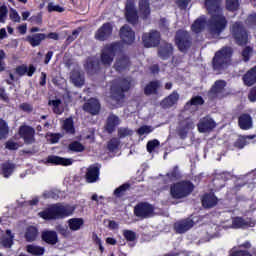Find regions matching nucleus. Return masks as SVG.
Instances as JSON below:
<instances>
[{"instance_id": "obj_63", "label": "nucleus", "mask_w": 256, "mask_h": 256, "mask_svg": "<svg viewBox=\"0 0 256 256\" xmlns=\"http://www.w3.org/2000/svg\"><path fill=\"white\" fill-rule=\"evenodd\" d=\"M85 221L82 218H72L68 220V225H83Z\"/></svg>"}, {"instance_id": "obj_27", "label": "nucleus", "mask_w": 256, "mask_h": 256, "mask_svg": "<svg viewBox=\"0 0 256 256\" xmlns=\"http://www.w3.org/2000/svg\"><path fill=\"white\" fill-rule=\"evenodd\" d=\"M114 69L118 71V73H123V71L129 69V58H127V56H118L114 64Z\"/></svg>"}, {"instance_id": "obj_29", "label": "nucleus", "mask_w": 256, "mask_h": 256, "mask_svg": "<svg viewBox=\"0 0 256 256\" xmlns=\"http://www.w3.org/2000/svg\"><path fill=\"white\" fill-rule=\"evenodd\" d=\"M70 81L75 87H83L85 85V76L81 74V71L74 70L70 74Z\"/></svg>"}, {"instance_id": "obj_4", "label": "nucleus", "mask_w": 256, "mask_h": 256, "mask_svg": "<svg viewBox=\"0 0 256 256\" xmlns=\"http://www.w3.org/2000/svg\"><path fill=\"white\" fill-rule=\"evenodd\" d=\"M233 51L230 47H224L220 51L216 52L213 58V69L221 73L223 69H227L231 63V55Z\"/></svg>"}, {"instance_id": "obj_50", "label": "nucleus", "mask_w": 256, "mask_h": 256, "mask_svg": "<svg viewBox=\"0 0 256 256\" xmlns=\"http://www.w3.org/2000/svg\"><path fill=\"white\" fill-rule=\"evenodd\" d=\"M120 143H121V141H119V139L112 138L108 142V149H109V151H115V149H117L119 147Z\"/></svg>"}, {"instance_id": "obj_54", "label": "nucleus", "mask_w": 256, "mask_h": 256, "mask_svg": "<svg viewBox=\"0 0 256 256\" xmlns=\"http://www.w3.org/2000/svg\"><path fill=\"white\" fill-rule=\"evenodd\" d=\"M57 230H58V233H60L64 237H69L70 236L69 226L58 225Z\"/></svg>"}, {"instance_id": "obj_7", "label": "nucleus", "mask_w": 256, "mask_h": 256, "mask_svg": "<svg viewBox=\"0 0 256 256\" xmlns=\"http://www.w3.org/2000/svg\"><path fill=\"white\" fill-rule=\"evenodd\" d=\"M231 33L238 45H246L247 41H249V35L243 25L239 22H236L232 25Z\"/></svg>"}, {"instance_id": "obj_1", "label": "nucleus", "mask_w": 256, "mask_h": 256, "mask_svg": "<svg viewBox=\"0 0 256 256\" xmlns=\"http://www.w3.org/2000/svg\"><path fill=\"white\" fill-rule=\"evenodd\" d=\"M220 3L221 0H205V7L211 15L209 31L212 37H219L221 32L227 27V20L221 11V7H219Z\"/></svg>"}, {"instance_id": "obj_22", "label": "nucleus", "mask_w": 256, "mask_h": 256, "mask_svg": "<svg viewBox=\"0 0 256 256\" xmlns=\"http://www.w3.org/2000/svg\"><path fill=\"white\" fill-rule=\"evenodd\" d=\"M139 17L141 19H149V15H151V6L149 0H140L139 1Z\"/></svg>"}, {"instance_id": "obj_49", "label": "nucleus", "mask_w": 256, "mask_h": 256, "mask_svg": "<svg viewBox=\"0 0 256 256\" xmlns=\"http://www.w3.org/2000/svg\"><path fill=\"white\" fill-rule=\"evenodd\" d=\"M49 105H52L53 111H54V113H56L57 115H61V113H63V111H62L61 109H59V105H61V100H52V101H49Z\"/></svg>"}, {"instance_id": "obj_20", "label": "nucleus", "mask_w": 256, "mask_h": 256, "mask_svg": "<svg viewBox=\"0 0 256 256\" xmlns=\"http://www.w3.org/2000/svg\"><path fill=\"white\" fill-rule=\"evenodd\" d=\"M120 37L124 43L131 45L135 41V32L131 30V27L125 25L120 30Z\"/></svg>"}, {"instance_id": "obj_46", "label": "nucleus", "mask_w": 256, "mask_h": 256, "mask_svg": "<svg viewBox=\"0 0 256 256\" xmlns=\"http://www.w3.org/2000/svg\"><path fill=\"white\" fill-rule=\"evenodd\" d=\"M192 227L193 225H175L174 231L177 234H183V233H187Z\"/></svg>"}, {"instance_id": "obj_12", "label": "nucleus", "mask_w": 256, "mask_h": 256, "mask_svg": "<svg viewBox=\"0 0 256 256\" xmlns=\"http://www.w3.org/2000/svg\"><path fill=\"white\" fill-rule=\"evenodd\" d=\"M197 127H198L199 133H211V131L215 127H217V124L215 123L214 119H212L209 116H206V117L200 119Z\"/></svg>"}, {"instance_id": "obj_61", "label": "nucleus", "mask_w": 256, "mask_h": 256, "mask_svg": "<svg viewBox=\"0 0 256 256\" xmlns=\"http://www.w3.org/2000/svg\"><path fill=\"white\" fill-rule=\"evenodd\" d=\"M230 256H252V255L247 250H237L235 252H232Z\"/></svg>"}, {"instance_id": "obj_24", "label": "nucleus", "mask_w": 256, "mask_h": 256, "mask_svg": "<svg viewBox=\"0 0 256 256\" xmlns=\"http://www.w3.org/2000/svg\"><path fill=\"white\" fill-rule=\"evenodd\" d=\"M240 129L247 131L253 128V118L249 114H242L238 119Z\"/></svg>"}, {"instance_id": "obj_31", "label": "nucleus", "mask_w": 256, "mask_h": 256, "mask_svg": "<svg viewBox=\"0 0 256 256\" xmlns=\"http://www.w3.org/2000/svg\"><path fill=\"white\" fill-rule=\"evenodd\" d=\"M39 235V230L37 227L29 226L26 229V233H24V239H26L27 242L32 243L34 242Z\"/></svg>"}, {"instance_id": "obj_19", "label": "nucleus", "mask_w": 256, "mask_h": 256, "mask_svg": "<svg viewBox=\"0 0 256 256\" xmlns=\"http://www.w3.org/2000/svg\"><path fill=\"white\" fill-rule=\"evenodd\" d=\"M173 56V45L164 42L160 45L159 49H158V57H160V59H163V61H167V59H169V57Z\"/></svg>"}, {"instance_id": "obj_26", "label": "nucleus", "mask_w": 256, "mask_h": 256, "mask_svg": "<svg viewBox=\"0 0 256 256\" xmlns=\"http://www.w3.org/2000/svg\"><path fill=\"white\" fill-rule=\"evenodd\" d=\"M86 181L87 183H95L99 181V167L92 165L87 168Z\"/></svg>"}, {"instance_id": "obj_41", "label": "nucleus", "mask_w": 256, "mask_h": 256, "mask_svg": "<svg viewBox=\"0 0 256 256\" xmlns=\"http://www.w3.org/2000/svg\"><path fill=\"white\" fill-rule=\"evenodd\" d=\"M123 237L128 242H134L137 239L136 233L132 230H123Z\"/></svg>"}, {"instance_id": "obj_2", "label": "nucleus", "mask_w": 256, "mask_h": 256, "mask_svg": "<svg viewBox=\"0 0 256 256\" xmlns=\"http://www.w3.org/2000/svg\"><path fill=\"white\" fill-rule=\"evenodd\" d=\"M131 89V78L122 79L119 82H114L111 86V98L109 103L112 104L113 107H119L123 103V99L125 95V91H129Z\"/></svg>"}, {"instance_id": "obj_45", "label": "nucleus", "mask_w": 256, "mask_h": 256, "mask_svg": "<svg viewBox=\"0 0 256 256\" xmlns=\"http://www.w3.org/2000/svg\"><path fill=\"white\" fill-rule=\"evenodd\" d=\"M69 149L70 151H75L77 153H80L81 151H85V146H83L81 142L75 141L69 145Z\"/></svg>"}, {"instance_id": "obj_57", "label": "nucleus", "mask_w": 256, "mask_h": 256, "mask_svg": "<svg viewBox=\"0 0 256 256\" xmlns=\"http://www.w3.org/2000/svg\"><path fill=\"white\" fill-rule=\"evenodd\" d=\"M7 13L9 11L7 10V6L3 5L0 7V23H5V20L7 19Z\"/></svg>"}, {"instance_id": "obj_17", "label": "nucleus", "mask_w": 256, "mask_h": 256, "mask_svg": "<svg viewBox=\"0 0 256 256\" xmlns=\"http://www.w3.org/2000/svg\"><path fill=\"white\" fill-rule=\"evenodd\" d=\"M41 239L45 244L50 246H55L59 242L57 232L54 230L42 231Z\"/></svg>"}, {"instance_id": "obj_62", "label": "nucleus", "mask_w": 256, "mask_h": 256, "mask_svg": "<svg viewBox=\"0 0 256 256\" xmlns=\"http://www.w3.org/2000/svg\"><path fill=\"white\" fill-rule=\"evenodd\" d=\"M248 99L251 101V103L256 102V86L251 88L249 94H248Z\"/></svg>"}, {"instance_id": "obj_5", "label": "nucleus", "mask_w": 256, "mask_h": 256, "mask_svg": "<svg viewBox=\"0 0 256 256\" xmlns=\"http://www.w3.org/2000/svg\"><path fill=\"white\" fill-rule=\"evenodd\" d=\"M193 192V184L189 181H183L171 185L170 195L173 199H183Z\"/></svg>"}, {"instance_id": "obj_56", "label": "nucleus", "mask_w": 256, "mask_h": 256, "mask_svg": "<svg viewBox=\"0 0 256 256\" xmlns=\"http://www.w3.org/2000/svg\"><path fill=\"white\" fill-rule=\"evenodd\" d=\"M128 187V184H124L118 187L117 189H115L114 195H116V197H121V195H124V193L127 191Z\"/></svg>"}, {"instance_id": "obj_14", "label": "nucleus", "mask_w": 256, "mask_h": 256, "mask_svg": "<svg viewBox=\"0 0 256 256\" xmlns=\"http://www.w3.org/2000/svg\"><path fill=\"white\" fill-rule=\"evenodd\" d=\"M134 213L136 217H142V219L151 217L153 215V206L147 203H140L135 206Z\"/></svg>"}, {"instance_id": "obj_47", "label": "nucleus", "mask_w": 256, "mask_h": 256, "mask_svg": "<svg viewBox=\"0 0 256 256\" xmlns=\"http://www.w3.org/2000/svg\"><path fill=\"white\" fill-rule=\"evenodd\" d=\"M160 145H161V143L157 139L148 141V143H147V151H148V153L154 152L155 149H157V147H159Z\"/></svg>"}, {"instance_id": "obj_36", "label": "nucleus", "mask_w": 256, "mask_h": 256, "mask_svg": "<svg viewBox=\"0 0 256 256\" xmlns=\"http://www.w3.org/2000/svg\"><path fill=\"white\" fill-rule=\"evenodd\" d=\"M119 123H121V120H119V117L115 116V115H110L108 117L107 120V131L108 133H113V131H115V127H117V125H119Z\"/></svg>"}, {"instance_id": "obj_60", "label": "nucleus", "mask_w": 256, "mask_h": 256, "mask_svg": "<svg viewBox=\"0 0 256 256\" xmlns=\"http://www.w3.org/2000/svg\"><path fill=\"white\" fill-rule=\"evenodd\" d=\"M43 197L44 199H57L59 196L53 191H45Z\"/></svg>"}, {"instance_id": "obj_25", "label": "nucleus", "mask_w": 256, "mask_h": 256, "mask_svg": "<svg viewBox=\"0 0 256 256\" xmlns=\"http://www.w3.org/2000/svg\"><path fill=\"white\" fill-rule=\"evenodd\" d=\"M191 129H195V123H193L191 120H185L180 123V127L178 129V133L181 137V139H185L187 137V134Z\"/></svg>"}, {"instance_id": "obj_30", "label": "nucleus", "mask_w": 256, "mask_h": 256, "mask_svg": "<svg viewBox=\"0 0 256 256\" xmlns=\"http://www.w3.org/2000/svg\"><path fill=\"white\" fill-rule=\"evenodd\" d=\"M47 39V34L37 33L26 37V41L30 43L32 47H39L42 41Z\"/></svg>"}, {"instance_id": "obj_35", "label": "nucleus", "mask_w": 256, "mask_h": 256, "mask_svg": "<svg viewBox=\"0 0 256 256\" xmlns=\"http://www.w3.org/2000/svg\"><path fill=\"white\" fill-rule=\"evenodd\" d=\"M207 25V20H205V17H200L192 24L191 29L193 33H201L203 29H205V26Z\"/></svg>"}, {"instance_id": "obj_48", "label": "nucleus", "mask_w": 256, "mask_h": 256, "mask_svg": "<svg viewBox=\"0 0 256 256\" xmlns=\"http://www.w3.org/2000/svg\"><path fill=\"white\" fill-rule=\"evenodd\" d=\"M154 129L152 126L144 125L137 130V133L138 135H149V133H153Z\"/></svg>"}, {"instance_id": "obj_64", "label": "nucleus", "mask_w": 256, "mask_h": 256, "mask_svg": "<svg viewBox=\"0 0 256 256\" xmlns=\"http://www.w3.org/2000/svg\"><path fill=\"white\" fill-rule=\"evenodd\" d=\"M197 223V218H188L186 220H182L180 225H195Z\"/></svg>"}, {"instance_id": "obj_53", "label": "nucleus", "mask_w": 256, "mask_h": 256, "mask_svg": "<svg viewBox=\"0 0 256 256\" xmlns=\"http://www.w3.org/2000/svg\"><path fill=\"white\" fill-rule=\"evenodd\" d=\"M203 103H205V101L203 100V97L201 96H195L193 97L188 103L187 105H203Z\"/></svg>"}, {"instance_id": "obj_39", "label": "nucleus", "mask_w": 256, "mask_h": 256, "mask_svg": "<svg viewBox=\"0 0 256 256\" xmlns=\"http://www.w3.org/2000/svg\"><path fill=\"white\" fill-rule=\"evenodd\" d=\"M15 171V164L5 163L2 166V173L4 177H10V175Z\"/></svg>"}, {"instance_id": "obj_10", "label": "nucleus", "mask_w": 256, "mask_h": 256, "mask_svg": "<svg viewBox=\"0 0 256 256\" xmlns=\"http://www.w3.org/2000/svg\"><path fill=\"white\" fill-rule=\"evenodd\" d=\"M176 45L178 49L182 52L187 51L191 47V37L189 33L185 30H179L176 33Z\"/></svg>"}, {"instance_id": "obj_32", "label": "nucleus", "mask_w": 256, "mask_h": 256, "mask_svg": "<svg viewBox=\"0 0 256 256\" xmlns=\"http://www.w3.org/2000/svg\"><path fill=\"white\" fill-rule=\"evenodd\" d=\"M15 239V235L12 234L10 229L6 230V236L0 240V245L5 249H10L13 246V240Z\"/></svg>"}, {"instance_id": "obj_6", "label": "nucleus", "mask_w": 256, "mask_h": 256, "mask_svg": "<svg viewBox=\"0 0 256 256\" xmlns=\"http://www.w3.org/2000/svg\"><path fill=\"white\" fill-rule=\"evenodd\" d=\"M117 49H119V43L106 45L100 54V63L104 67H110L115 61V55H117Z\"/></svg>"}, {"instance_id": "obj_43", "label": "nucleus", "mask_w": 256, "mask_h": 256, "mask_svg": "<svg viewBox=\"0 0 256 256\" xmlns=\"http://www.w3.org/2000/svg\"><path fill=\"white\" fill-rule=\"evenodd\" d=\"M9 133V126L5 120L0 119V139H3L5 135Z\"/></svg>"}, {"instance_id": "obj_28", "label": "nucleus", "mask_w": 256, "mask_h": 256, "mask_svg": "<svg viewBox=\"0 0 256 256\" xmlns=\"http://www.w3.org/2000/svg\"><path fill=\"white\" fill-rule=\"evenodd\" d=\"M244 85L246 87H252L256 83V66L247 71V73L242 77Z\"/></svg>"}, {"instance_id": "obj_9", "label": "nucleus", "mask_w": 256, "mask_h": 256, "mask_svg": "<svg viewBox=\"0 0 256 256\" xmlns=\"http://www.w3.org/2000/svg\"><path fill=\"white\" fill-rule=\"evenodd\" d=\"M247 227H253L251 226H246V225H231V226H221V225H213L209 226L207 228V236L209 239H214L220 237V231L223 230H228V229H245Z\"/></svg>"}, {"instance_id": "obj_59", "label": "nucleus", "mask_w": 256, "mask_h": 256, "mask_svg": "<svg viewBox=\"0 0 256 256\" xmlns=\"http://www.w3.org/2000/svg\"><path fill=\"white\" fill-rule=\"evenodd\" d=\"M251 53H253V49L251 47H246L242 52V57L244 61H248L249 57H251Z\"/></svg>"}, {"instance_id": "obj_40", "label": "nucleus", "mask_w": 256, "mask_h": 256, "mask_svg": "<svg viewBox=\"0 0 256 256\" xmlns=\"http://www.w3.org/2000/svg\"><path fill=\"white\" fill-rule=\"evenodd\" d=\"M63 127L66 130V133H70L71 135H73V133H75V127H73V119L72 118L66 119L64 121Z\"/></svg>"}, {"instance_id": "obj_13", "label": "nucleus", "mask_w": 256, "mask_h": 256, "mask_svg": "<svg viewBox=\"0 0 256 256\" xmlns=\"http://www.w3.org/2000/svg\"><path fill=\"white\" fill-rule=\"evenodd\" d=\"M19 135L24 140L26 145L35 143V129L29 126H21L19 129Z\"/></svg>"}, {"instance_id": "obj_58", "label": "nucleus", "mask_w": 256, "mask_h": 256, "mask_svg": "<svg viewBox=\"0 0 256 256\" xmlns=\"http://www.w3.org/2000/svg\"><path fill=\"white\" fill-rule=\"evenodd\" d=\"M5 59H7V54L4 50L0 49V71H5Z\"/></svg>"}, {"instance_id": "obj_15", "label": "nucleus", "mask_w": 256, "mask_h": 256, "mask_svg": "<svg viewBox=\"0 0 256 256\" xmlns=\"http://www.w3.org/2000/svg\"><path fill=\"white\" fill-rule=\"evenodd\" d=\"M112 33L113 26H111V23H105L96 31L95 39H97V41H107Z\"/></svg>"}, {"instance_id": "obj_18", "label": "nucleus", "mask_w": 256, "mask_h": 256, "mask_svg": "<svg viewBox=\"0 0 256 256\" xmlns=\"http://www.w3.org/2000/svg\"><path fill=\"white\" fill-rule=\"evenodd\" d=\"M83 109L91 115H97L99 111H101V104L99 103V100L91 98L84 104Z\"/></svg>"}, {"instance_id": "obj_11", "label": "nucleus", "mask_w": 256, "mask_h": 256, "mask_svg": "<svg viewBox=\"0 0 256 256\" xmlns=\"http://www.w3.org/2000/svg\"><path fill=\"white\" fill-rule=\"evenodd\" d=\"M145 47H157L161 42V34L158 31H151L142 36Z\"/></svg>"}, {"instance_id": "obj_38", "label": "nucleus", "mask_w": 256, "mask_h": 256, "mask_svg": "<svg viewBox=\"0 0 256 256\" xmlns=\"http://www.w3.org/2000/svg\"><path fill=\"white\" fill-rule=\"evenodd\" d=\"M27 252L34 256H42L45 254V248L35 245H27Z\"/></svg>"}, {"instance_id": "obj_55", "label": "nucleus", "mask_w": 256, "mask_h": 256, "mask_svg": "<svg viewBox=\"0 0 256 256\" xmlns=\"http://www.w3.org/2000/svg\"><path fill=\"white\" fill-rule=\"evenodd\" d=\"M10 19L11 21H14V23H21V16H19V13L15 9H11Z\"/></svg>"}, {"instance_id": "obj_52", "label": "nucleus", "mask_w": 256, "mask_h": 256, "mask_svg": "<svg viewBox=\"0 0 256 256\" xmlns=\"http://www.w3.org/2000/svg\"><path fill=\"white\" fill-rule=\"evenodd\" d=\"M48 11H49V13H53V11H56L57 13H63V11H65V8H63L59 5H55L53 3H49Z\"/></svg>"}, {"instance_id": "obj_42", "label": "nucleus", "mask_w": 256, "mask_h": 256, "mask_svg": "<svg viewBox=\"0 0 256 256\" xmlns=\"http://www.w3.org/2000/svg\"><path fill=\"white\" fill-rule=\"evenodd\" d=\"M133 135V130L125 127H121L118 129V137L120 139H124V137H131Z\"/></svg>"}, {"instance_id": "obj_8", "label": "nucleus", "mask_w": 256, "mask_h": 256, "mask_svg": "<svg viewBox=\"0 0 256 256\" xmlns=\"http://www.w3.org/2000/svg\"><path fill=\"white\" fill-rule=\"evenodd\" d=\"M226 87L227 82L225 80H217L208 92L209 99H223V97H227Z\"/></svg>"}, {"instance_id": "obj_16", "label": "nucleus", "mask_w": 256, "mask_h": 256, "mask_svg": "<svg viewBox=\"0 0 256 256\" xmlns=\"http://www.w3.org/2000/svg\"><path fill=\"white\" fill-rule=\"evenodd\" d=\"M126 19L128 23H132V25H135L139 19V15L137 14V10H135V3H133V0H127L126 3Z\"/></svg>"}, {"instance_id": "obj_34", "label": "nucleus", "mask_w": 256, "mask_h": 256, "mask_svg": "<svg viewBox=\"0 0 256 256\" xmlns=\"http://www.w3.org/2000/svg\"><path fill=\"white\" fill-rule=\"evenodd\" d=\"M202 205L206 209H211L217 205V198L213 194H206L202 199Z\"/></svg>"}, {"instance_id": "obj_3", "label": "nucleus", "mask_w": 256, "mask_h": 256, "mask_svg": "<svg viewBox=\"0 0 256 256\" xmlns=\"http://www.w3.org/2000/svg\"><path fill=\"white\" fill-rule=\"evenodd\" d=\"M75 207L63 204H56L42 212L39 213V216L42 219H63L64 217H69L73 215Z\"/></svg>"}, {"instance_id": "obj_21", "label": "nucleus", "mask_w": 256, "mask_h": 256, "mask_svg": "<svg viewBox=\"0 0 256 256\" xmlns=\"http://www.w3.org/2000/svg\"><path fill=\"white\" fill-rule=\"evenodd\" d=\"M177 101H179V93H177V91H173L169 96L161 101L160 105L163 109H169L170 107H173V105H177Z\"/></svg>"}, {"instance_id": "obj_23", "label": "nucleus", "mask_w": 256, "mask_h": 256, "mask_svg": "<svg viewBox=\"0 0 256 256\" xmlns=\"http://www.w3.org/2000/svg\"><path fill=\"white\" fill-rule=\"evenodd\" d=\"M47 163H51L52 165H64L67 167L73 165V159L51 155L47 157Z\"/></svg>"}, {"instance_id": "obj_51", "label": "nucleus", "mask_w": 256, "mask_h": 256, "mask_svg": "<svg viewBox=\"0 0 256 256\" xmlns=\"http://www.w3.org/2000/svg\"><path fill=\"white\" fill-rule=\"evenodd\" d=\"M32 25H41L43 23V16L41 14L34 15L28 19Z\"/></svg>"}, {"instance_id": "obj_44", "label": "nucleus", "mask_w": 256, "mask_h": 256, "mask_svg": "<svg viewBox=\"0 0 256 256\" xmlns=\"http://www.w3.org/2000/svg\"><path fill=\"white\" fill-rule=\"evenodd\" d=\"M226 9L228 11H237L239 9V0H226Z\"/></svg>"}, {"instance_id": "obj_37", "label": "nucleus", "mask_w": 256, "mask_h": 256, "mask_svg": "<svg viewBox=\"0 0 256 256\" xmlns=\"http://www.w3.org/2000/svg\"><path fill=\"white\" fill-rule=\"evenodd\" d=\"M254 138L255 136H240L234 143V147L237 149H243V147H245V145H249V141Z\"/></svg>"}, {"instance_id": "obj_33", "label": "nucleus", "mask_w": 256, "mask_h": 256, "mask_svg": "<svg viewBox=\"0 0 256 256\" xmlns=\"http://www.w3.org/2000/svg\"><path fill=\"white\" fill-rule=\"evenodd\" d=\"M161 88V82L152 81L144 88L145 95H157V90Z\"/></svg>"}]
</instances>
